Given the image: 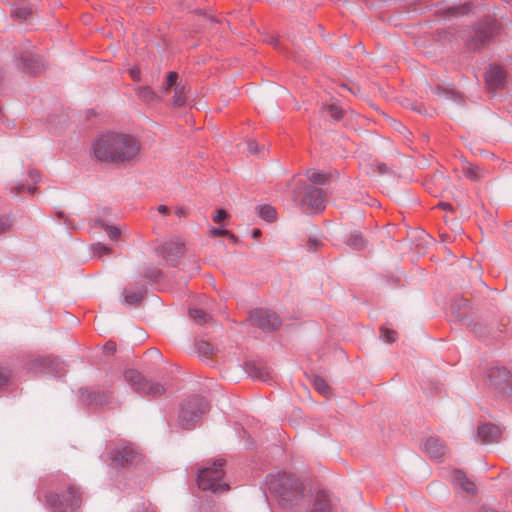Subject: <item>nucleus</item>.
Here are the masks:
<instances>
[{"instance_id":"nucleus-38","label":"nucleus","mask_w":512,"mask_h":512,"mask_svg":"<svg viewBox=\"0 0 512 512\" xmlns=\"http://www.w3.org/2000/svg\"><path fill=\"white\" fill-rule=\"evenodd\" d=\"M380 337L386 343H393L397 339V333H396V331H394L392 329L382 327L380 329Z\"/></svg>"},{"instance_id":"nucleus-5","label":"nucleus","mask_w":512,"mask_h":512,"mask_svg":"<svg viewBox=\"0 0 512 512\" xmlns=\"http://www.w3.org/2000/svg\"><path fill=\"white\" fill-rule=\"evenodd\" d=\"M225 463V459L218 458L208 462L206 466L199 469L197 473L198 487L213 493L228 491L229 485L223 481L225 475L223 467Z\"/></svg>"},{"instance_id":"nucleus-53","label":"nucleus","mask_w":512,"mask_h":512,"mask_svg":"<svg viewBox=\"0 0 512 512\" xmlns=\"http://www.w3.org/2000/svg\"><path fill=\"white\" fill-rule=\"evenodd\" d=\"M439 206H440L442 209H445V210H447V209H451V207H452V206H451V204L446 203V202H440V203H439Z\"/></svg>"},{"instance_id":"nucleus-17","label":"nucleus","mask_w":512,"mask_h":512,"mask_svg":"<svg viewBox=\"0 0 512 512\" xmlns=\"http://www.w3.org/2000/svg\"><path fill=\"white\" fill-rule=\"evenodd\" d=\"M18 58L21 61L23 70L25 71L37 73L44 67L42 60L28 50L22 52Z\"/></svg>"},{"instance_id":"nucleus-27","label":"nucleus","mask_w":512,"mask_h":512,"mask_svg":"<svg viewBox=\"0 0 512 512\" xmlns=\"http://www.w3.org/2000/svg\"><path fill=\"white\" fill-rule=\"evenodd\" d=\"M188 92V88L183 83H178L175 86V93L173 96V105L176 107H181L186 103V94Z\"/></svg>"},{"instance_id":"nucleus-45","label":"nucleus","mask_w":512,"mask_h":512,"mask_svg":"<svg viewBox=\"0 0 512 512\" xmlns=\"http://www.w3.org/2000/svg\"><path fill=\"white\" fill-rule=\"evenodd\" d=\"M129 74L134 81H136V82L140 81L141 71L138 67L131 68L129 70Z\"/></svg>"},{"instance_id":"nucleus-52","label":"nucleus","mask_w":512,"mask_h":512,"mask_svg":"<svg viewBox=\"0 0 512 512\" xmlns=\"http://www.w3.org/2000/svg\"><path fill=\"white\" fill-rule=\"evenodd\" d=\"M378 170L381 174H384L388 172V167L386 164L382 163L378 166Z\"/></svg>"},{"instance_id":"nucleus-44","label":"nucleus","mask_w":512,"mask_h":512,"mask_svg":"<svg viewBox=\"0 0 512 512\" xmlns=\"http://www.w3.org/2000/svg\"><path fill=\"white\" fill-rule=\"evenodd\" d=\"M227 218V212L223 209H219L216 211V214L213 216V221L216 223H220Z\"/></svg>"},{"instance_id":"nucleus-16","label":"nucleus","mask_w":512,"mask_h":512,"mask_svg":"<svg viewBox=\"0 0 512 512\" xmlns=\"http://www.w3.org/2000/svg\"><path fill=\"white\" fill-rule=\"evenodd\" d=\"M500 436L499 428L492 424L486 423L478 427L477 440L482 444H489L497 441Z\"/></svg>"},{"instance_id":"nucleus-29","label":"nucleus","mask_w":512,"mask_h":512,"mask_svg":"<svg viewBox=\"0 0 512 512\" xmlns=\"http://www.w3.org/2000/svg\"><path fill=\"white\" fill-rule=\"evenodd\" d=\"M306 175L312 184L325 185L329 179V174L315 169L307 170Z\"/></svg>"},{"instance_id":"nucleus-23","label":"nucleus","mask_w":512,"mask_h":512,"mask_svg":"<svg viewBox=\"0 0 512 512\" xmlns=\"http://www.w3.org/2000/svg\"><path fill=\"white\" fill-rule=\"evenodd\" d=\"M347 246L354 250H362L367 245V240L360 231H352L346 240Z\"/></svg>"},{"instance_id":"nucleus-2","label":"nucleus","mask_w":512,"mask_h":512,"mask_svg":"<svg viewBox=\"0 0 512 512\" xmlns=\"http://www.w3.org/2000/svg\"><path fill=\"white\" fill-rule=\"evenodd\" d=\"M140 149V142L134 136L125 133H104L92 144L93 155L98 161L114 164L133 161Z\"/></svg>"},{"instance_id":"nucleus-8","label":"nucleus","mask_w":512,"mask_h":512,"mask_svg":"<svg viewBox=\"0 0 512 512\" xmlns=\"http://www.w3.org/2000/svg\"><path fill=\"white\" fill-rule=\"evenodd\" d=\"M141 458L140 453L128 442H119L110 452L111 464L115 468H124L137 463Z\"/></svg>"},{"instance_id":"nucleus-57","label":"nucleus","mask_w":512,"mask_h":512,"mask_svg":"<svg viewBox=\"0 0 512 512\" xmlns=\"http://www.w3.org/2000/svg\"><path fill=\"white\" fill-rule=\"evenodd\" d=\"M2 79H3V71H2V69L0 68V82L2 81Z\"/></svg>"},{"instance_id":"nucleus-37","label":"nucleus","mask_w":512,"mask_h":512,"mask_svg":"<svg viewBox=\"0 0 512 512\" xmlns=\"http://www.w3.org/2000/svg\"><path fill=\"white\" fill-rule=\"evenodd\" d=\"M92 253L95 257H102L103 255H109L112 253V249L101 243H96L91 247Z\"/></svg>"},{"instance_id":"nucleus-56","label":"nucleus","mask_w":512,"mask_h":512,"mask_svg":"<svg viewBox=\"0 0 512 512\" xmlns=\"http://www.w3.org/2000/svg\"><path fill=\"white\" fill-rule=\"evenodd\" d=\"M161 274L160 270L154 272V277L157 278Z\"/></svg>"},{"instance_id":"nucleus-19","label":"nucleus","mask_w":512,"mask_h":512,"mask_svg":"<svg viewBox=\"0 0 512 512\" xmlns=\"http://www.w3.org/2000/svg\"><path fill=\"white\" fill-rule=\"evenodd\" d=\"M452 481L454 485L459 486L467 494L474 495L477 491L475 483L470 481L466 477L465 473L460 470H455L453 472Z\"/></svg>"},{"instance_id":"nucleus-32","label":"nucleus","mask_w":512,"mask_h":512,"mask_svg":"<svg viewBox=\"0 0 512 512\" xmlns=\"http://www.w3.org/2000/svg\"><path fill=\"white\" fill-rule=\"evenodd\" d=\"M14 225L11 214H0V235L10 232Z\"/></svg>"},{"instance_id":"nucleus-24","label":"nucleus","mask_w":512,"mask_h":512,"mask_svg":"<svg viewBox=\"0 0 512 512\" xmlns=\"http://www.w3.org/2000/svg\"><path fill=\"white\" fill-rule=\"evenodd\" d=\"M469 308V301L467 299H457L451 305L453 314L459 319L464 320L466 317V310Z\"/></svg>"},{"instance_id":"nucleus-50","label":"nucleus","mask_w":512,"mask_h":512,"mask_svg":"<svg viewBox=\"0 0 512 512\" xmlns=\"http://www.w3.org/2000/svg\"><path fill=\"white\" fill-rule=\"evenodd\" d=\"M248 150L250 153H256L257 152V143L255 141L248 142Z\"/></svg>"},{"instance_id":"nucleus-22","label":"nucleus","mask_w":512,"mask_h":512,"mask_svg":"<svg viewBox=\"0 0 512 512\" xmlns=\"http://www.w3.org/2000/svg\"><path fill=\"white\" fill-rule=\"evenodd\" d=\"M311 512H331L330 501L325 492L317 493Z\"/></svg>"},{"instance_id":"nucleus-43","label":"nucleus","mask_w":512,"mask_h":512,"mask_svg":"<svg viewBox=\"0 0 512 512\" xmlns=\"http://www.w3.org/2000/svg\"><path fill=\"white\" fill-rule=\"evenodd\" d=\"M103 351L105 354L107 355H112L115 353L116 351V343L113 342V341H108L104 346H103Z\"/></svg>"},{"instance_id":"nucleus-7","label":"nucleus","mask_w":512,"mask_h":512,"mask_svg":"<svg viewBox=\"0 0 512 512\" xmlns=\"http://www.w3.org/2000/svg\"><path fill=\"white\" fill-rule=\"evenodd\" d=\"M125 381L131 388L139 394L151 397H159L165 393L166 388L158 382L148 381L141 373L135 369H128L124 372Z\"/></svg>"},{"instance_id":"nucleus-46","label":"nucleus","mask_w":512,"mask_h":512,"mask_svg":"<svg viewBox=\"0 0 512 512\" xmlns=\"http://www.w3.org/2000/svg\"><path fill=\"white\" fill-rule=\"evenodd\" d=\"M319 244L320 242L318 240L310 238L307 243V248L309 251H314Z\"/></svg>"},{"instance_id":"nucleus-40","label":"nucleus","mask_w":512,"mask_h":512,"mask_svg":"<svg viewBox=\"0 0 512 512\" xmlns=\"http://www.w3.org/2000/svg\"><path fill=\"white\" fill-rule=\"evenodd\" d=\"M25 191H27L29 194H33L36 191V186H26L24 183H21L11 188V192L16 195L21 194Z\"/></svg>"},{"instance_id":"nucleus-4","label":"nucleus","mask_w":512,"mask_h":512,"mask_svg":"<svg viewBox=\"0 0 512 512\" xmlns=\"http://www.w3.org/2000/svg\"><path fill=\"white\" fill-rule=\"evenodd\" d=\"M293 197L295 203L305 214H317L325 209V192L312 184L298 183L293 190Z\"/></svg>"},{"instance_id":"nucleus-3","label":"nucleus","mask_w":512,"mask_h":512,"mask_svg":"<svg viewBox=\"0 0 512 512\" xmlns=\"http://www.w3.org/2000/svg\"><path fill=\"white\" fill-rule=\"evenodd\" d=\"M266 485L283 506H292L303 496V484L294 475L289 473H277L268 475Z\"/></svg>"},{"instance_id":"nucleus-31","label":"nucleus","mask_w":512,"mask_h":512,"mask_svg":"<svg viewBox=\"0 0 512 512\" xmlns=\"http://www.w3.org/2000/svg\"><path fill=\"white\" fill-rule=\"evenodd\" d=\"M96 223L107 233L111 240H118L121 236V231L118 227L106 224L103 220H97Z\"/></svg>"},{"instance_id":"nucleus-15","label":"nucleus","mask_w":512,"mask_h":512,"mask_svg":"<svg viewBox=\"0 0 512 512\" xmlns=\"http://www.w3.org/2000/svg\"><path fill=\"white\" fill-rule=\"evenodd\" d=\"M485 81L489 89H499L505 82V71L500 66H490L485 74Z\"/></svg>"},{"instance_id":"nucleus-47","label":"nucleus","mask_w":512,"mask_h":512,"mask_svg":"<svg viewBox=\"0 0 512 512\" xmlns=\"http://www.w3.org/2000/svg\"><path fill=\"white\" fill-rule=\"evenodd\" d=\"M175 214L179 217V218H182V217H186L188 215V210L184 207H178L176 208L175 210Z\"/></svg>"},{"instance_id":"nucleus-35","label":"nucleus","mask_w":512,"mask_h":512,"mask_svg":"<svg viewBox=\"0 0 512 512\" xmlns=\"http://www.w3.org/2000/svg\"><path fill=\"white\" fill-rule=\"evenodd\" d=\"M189 316L191 319H193L195 322L199 324L206 323L210 318V316L205 311L197 308L190 309Z\"/></svg>"},{"instance_id":"nucleus-30","label":"nucleus","mask_w":512,"mask_h":512,"mask_svg":"<svg viewBox=\"0 0 512 512\" xmlns=\"http://www.w3.org/2000/svg\"><path fill=\"white\" fill-rule=\"evenodd\" d=\"M257 214L260 218L272 222L276 219V210L271 205H259L256 207Z\"/></svg>"},{"instance_id":"nucleus-58","label":"nucleus","mask_w":512,"mask_h":512,"mask_svg":"<svg viewBox=\"0 0 512 512\" xmlns=\"http://www.w3.org/2000/svg\"><path fill=\"white\" fill-rule=\"evenodd\" d=\"M436 93H437V94H440V87H437V88H436Z\"/></svg>"},{"instance_id":"nucleus-59","label":"nucleus","mask_w":512,"mask_h":512,"mask_svg":"<svg viewBox=\"0 0 512 512\" xmlns=\"http://www.w3.org/2000/svg\"><path fill=\"white\" fill-rule=\"evenodd\" d=\"M154 353L159 355V356H161V354H160V352L158 350H155Z\"/></svg>"},{"instance_id":"nucleus-20","label":"nucleus","mask_w":512,"mask_h":512,"mask_svg":"<svg viewBox=\"0 0 512 512\" xmlns=\"http://www.w3.org/2000/svg\"><path fill=\"white\" fill-rule=\"evenodd\" d=\"M425 449L432 458L437 460L442 459L446 453L444 445L438 438L434 437H430L426 440Z\"/></svg>"},{"instance_id":"nucleus-51","label":"nucleus","mask_w":512,"mask_h":512,"mask_svg":"<svg viewBox=\"0 0 512 512\" xmlns=\"http://www.w3.org/2000/svg\"><path fill=\"white\" fill-rule=\"evenodd\" d=\"M157 209L158 212L161 214H168L170 212L169 207H167L166 205H159Z\"/></svg>"},{"instance_id":"nucleus-13","label":"nucleus","mask_w":512,"mask_h":512,"mask_svg":"<svg viewBox=\"0 0 512 512\" xmlns=\"http://www.w3.org/2000/svg\"><path fill=\"white\" fill-rule=\"evenodd\" d=\"M80 398L88 406L103 407L110 403L112 399L111 392H103L100 390L80 389Z\"/></svg>"},{"instance_id":"nucleus-18","label":"nucleus","mask_w":512,"mask_h":512,"mask_svg":"<svg viewBox=\"0 0 512 512\" xmlns=\"http://www.w3.org/2000/svg\"><path fill=\"white\" fill-rule=\"evenodd\" d=\"M146 293L147 287L144 283L137 284L135 289L125 288L123 292L124 302L129 305L139 304L143 300Z\"/></svg>"},{"instance_id":"nucleus-21","label":"nucleus","mask_w":512,"mask_h":512,"mask_svg":"<svg viewBox=\"0 0 512 512\" xmlns=\"http://www.w3.org/2000/svg\"><path fill=\"white\" fill-rule=\"evenodd\" d=\"M41 364L56 377H60L66 372L64 362L55 357H46L42 359Z\"/></svg>"},{"instance_id":"nucleus-34","label":"nucleus","mask_w":512,"mask_h":512,"mask_svg":"<svg viewBox=\"0 0 512 512\" xmlns=\"http://www.w3.org/2000/svg\"><path fill=\"white\" fill-rule=\"evenodd\" d=\"M177 80H178V73L174 72V71L169 72L166 77V81L163 83V85L161 87L162 93H164V94L169 93L170 89L173 86L177 85Z\"/></svg>"},{"instance_id":"nucleus-36","label":"nucleus","mask_w":512,"mask_h":512,"mask_svg":"<svg viewBox=\"0 0 512 512\" xmlns=\"http://www.w3.org/2000/svg\"><path fill=\"white\" fill-rule=\"evenodd\" d=\"M313 385H314V388L321 394L323 395H326L330 392V387L328 386V384L326 383V381L320 377V376H315L314 379H313Z\"/></svg>"},{"instance_id":"nucleus-25","label":"nucleus","mask_w":512,"mask_h":512,"mask_svg":"<svg viewBox=\"0 0 512 512\" xmlns=\"http://www.w3.org/2000/svg\"><path fill=\"white\" fill-rule=\"evenodd\" d=\"M136 95L145 103H152L158 100L157 94L149 86H140L136 88Z\"/></svg>"},{"instance_id":"nucleus-26","label":"nucleus","mask_w":512,"mask_h":512,"mask_svg":"<svg viewBox=\"0 0 512 512\" xmlns=\"http://www.w3.org/2000/svg\"><path fill=\"white\" fill-rule=\"evenodd\" d=\"M462 170L465 177L471 181H479L484 176L483 171L472 163H466Z\"/></svg>"},{"instance_id":"nucleus-1","label":"nucleus","mask_w":512,"mask_h":512,"mask_svg":"<svg viewBox=\"0 0 512 512\" xmlns=\"http://www.w3.org/2000/svg\"><path fill=\"white\" fill-rule=\"evenodd\" d=\"M37 499L50 512H75L83 503V492L67 475L55 474L40 480Z\"/></svg>"},{"instance_id":"nucleus-48","label":"nucleus","mask_w":512,"mask_h":512,"mask_svg":"<svg viewBox=\"0 0 512 512\" xmlns=\"http://www.w3.org/2000/svg\"><path fill=\"white\" fill-rule=\"evenodd\" d=\"M29 176L34 181V183H37L38 180L40 179L39 172L37 170H34V169L29 171Z\"/></svg>"},{"instance_id":"nucleus-6","label":"nucleus","mask_w":512,"mask_h":512,"mask_svg":"<svg viewBox=\"0 0 512 512\" xmlns=\"http://www.w3.org/2000/svg\"><path fill=\"white\" fill-rule=\"evenodd\" d=\"M210 408L208 401L198 395H193L183 401L178 414L179 425L186 430L195 428L202 415Z\"/></svg>"},{"instance_id":"nucleus-41","label":"nucleus","mask_w":512,"mask_h":512,"mask_svg":"<svg viewBox=\"0 0 512 512\" xmlns=\"http://www.w3.org/2000/svg\"><path fill=\"white\" fill-rule=\"evenodd\" d=\"M210 233L211 235L215 236V237H219V236H227L229 237L232 241H235L236 238L235 236L230 232L228 231L227 229H224V228H217V227H213L211 230H210Z\"/></svg>"},{"instance_id":"nucleus-10","label":"nucleus","mask_w":512,"mask_h":512,"mask_svg":"<svg viewBox=\"0 0 512 512\" xmlns=\"http://www.w3.org/2000/svg\"><path fill=\"white\" fill-rule=\"evenodd\" d=\"M250 321L254 326L263 330H275L281 325L280 317L273 311L259 308L250 314Z\"/></svg>"},{"instance_id":"nucleus-12","label":"nucleus","mask_w":512,"mask_h":512,"mask_svg":"<svg viewBox=\"0 0 512 512\" xmlns=\"http://www.w3.org/2000/svg\"><path fill=\"white\" fill-rule=\"evenodd\" d=\"M156 252L167 261L175 262L184 253V243L178 238L171 239L159 245Z\"/></svg>"},{"instance_id":"nucleus-33","label":"nucleus","mask_w":512,"mask_h":512,"mask_svg":"<svg viewBox=\"0 0 512 512\" xmlns=\"http://www.w3.org/2000/svg\"><path fill=\"white\" fill-rule=\"evenodd\" d=\"M197 353L200 357H209L213 353L212 345L204 340L195 343Z\"/></svg>"},{"instance_id":"nucleus-49","label":"nucleus","mask_w":512,"mask_h":512,"mask_svg":"<svg viewBox=\"0 0 512 512\" xmlns=\"http://www.w3.org/2000/svg\"><path fill=\"white\" fill-rule=\"evenodd\" d=\"M457 10H458L457 13H459V14L468 13L469 10H470V5L469 4H464L461 7L457 8Z\"/></svg>"},{"instance_id":"nucleus-14","label":"nucleus","mask_w":512,"mask_h":512,"mask_svg":"<svg viewBox=\"0 0 512 512\" xmlns=\"http://www.w3.org/2000/svg\"><path fill=\"white\" fill-rule=\"evenodd\" d=\"M248 375L262 382H270L273 380L272 370L262 362H251L247 364Z\"/></svg>"},{"instance_id":"nucleus-9","label":"nucleus","mask_w":512,"mask_h":512,"mask_svg":"<svg viewBox=\"0 0 512 512\" xmlns=\"http://www.w3.org/2000/svg\"><path fill=\"white\" fill-rule=\"evenodd\" d=\"M488 379L498 393L509 395L512 391V375L505 367L490 368Z\"/></svg>"},{"instance_id":"nucleus-39","label":"nucleus","mask_w":512,"mask_h":512,"mask_svg":"<svg viewBox=\"0 0 512 512\" xmlns=\"http://www.w3.org/2000/svg\"><path fill=\"white\" fill-rule=\"evenodd\" d=\"M30 14H31V9H29L27 7H18V8H14L11 11V15L14 18L21 19V20L27 19Z\"/></svg>"},{"instance_id":"nucleus-54","label":"nucleus","mask_w":512,"mask_h":512,"mask_svg":"<svg viewBox=\"0 0 512 512\" xmlns=\"http://www.w3.org/2000/svg\"><path fill=\"white\" fill-rule=\"evenodd\" d=\"M268 43L274 45V46H277V43H278V39L274 38V37H270L269 39L266 40Z\"/></svg>"},{"instance_id":"nucleus-55","label":"nucleus","mask_w":512,"mask_h":512,"mask_svg":"<svg viewBox=\"0 0 512 512\" xmlns=\"http://www.w3.org/2000/svg\"><path fill=\"white\" fill-rule=\"evenodd\" d=\"M260 235H261V231H260L259 229H255V230L253 231V237H254V238H257V237H259Z\"/></svg>"},{"instance_id":"nucleus-28","label":"nucleus","mask_w":512,"mask_h":512,"mask_svg":"<svg viewBox=\"0 0 512 512\" xmlns=\"http://www.w3.org/2000/svg\"><path fill=\"white\" fill-rule=\"evenodd\" d=\"M322 112L328 114L335 121L341 120L344 115V110L337 103L323 105Z\"/></svg>"},{"instance_id":"nucleus-60","label":"nucleus","mask_w":512,"mask_h":512,"mask_svg":"<svg viewBox=\"0 0 512 512\" xmlns=\"http://www.w3.org/2000/svg\"><path fill=\"white\" fill-rule=\"evenodd\" d=\"M144 512H151V511H149L148 509H145V511H144Z\"/></svg>"},{"instance_id":"nucleus-11","label":"nucleus","mask_w":512,"mask_h":512,"mask_svg":"<svg viewBox=\"0 0 512 512\" xmlns=\"http://www.w3.org/2000/svg\"><path fill=\"white\" fill-rule=\"evenodd\" d=\"M499 31V26L496 20L487 19L475 26L474 36L472 43L475 48L479 49L491 38H493Z\"/></svg>"},{"instance_id":"nucleus-42","label":"nucleus","mask_w":512,"mask_h":512,"mask_svg":"<svg viewBox=\"0 0 512 512\" xmlns=\"http://www.w3.org/2000/svg\"><path fill=\"white\" fill-rule=\"evenodd\" d=\"M11 376L8 368L0 366V388L5 385Z\"/></svg>"}]
</instances>
